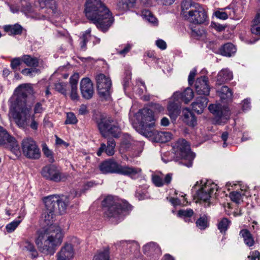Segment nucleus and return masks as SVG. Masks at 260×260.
Returning <instances> with one entry per match:
<instances>
[{"label": "nucleus", "instance_id": "f257e3e1", "mask_svg": "<svg viewBox=\"0 0 260 260\" xmlns=\"http://www.w3.org/2000/svg\"><path fill=\"white\" fill-rule=\"evenodd\" d=\"M43 201L45 205L44 219L47 225H50L37 231L35 242L41 252L53 255L56 247L61 243L63 236L60 228L51 222L56 215L65 212L68 204L56 195L46 197Z\"/></svg>", "mask_w": 260, "mask_h": 260}, {"label": "nucleus", "instance_id": "f03ea898", "mask_svg": "<svg viewBox=\"0 0 260 260\" xmlns=\"http://www.w3.org/2000/svg\"><path fill=\"white\" fill-rule=\"evenodd\" d=\"M84 12L86 17L103 32L107 31L114 20L101 0H86Z\"/></svg>", "mask_w": 260, "mask_h": 260}, {"label": "nucleus", "instance_id": "7ed1b4c3", "mask_svg": "<svg viewBox=\"0 0 260 260\" xmlns=\"http://www.w3.org/2000/svg\"><path fill=\"white\" fill-rule=\"evenodd\" d=\"M28 90L25 85H20L16 88L15 93L16 96L15 111L13 117L16 120V124L20 127L27 125V120L30 116V107L26 106V99Z\"/></svg>", "mask_w": 260, "mask_h": 260}, {"label": "nucleus", "instance_id": "20e7f679", "mask_svg": "<svg viewBox=\"0 0 260 260\" xmlns=\"http://www.w3.org/2000/svg\"><path fill=\"white\" fill-rule=\"evenodd\" d=\"M99 169L104 174H117L125 176H133L141 172L140 168L122 166L113 158L107 159L99 165Z\"/></svg>", "mask_w": 260, "mask_h": 260}, {"label": "nucleus", "instance_id": "39448f33", "mask_svg": "<svg viewBox=\"0 0 260 260\" xmlns=\"http://www.w3.org/2000/svg\"><path fill=\"white\" fill-rule=\"evenodd\" d=\"M102 206L105 217L116 220L120 218L123 212L132 210V206L128 203H119L112 196H108L104 199Z\"/></svg>", "mask_w": 260, "mask_h": 260}, {"label": "nucleus", "instance_id": "423d86ee", "mask_svg": "<svg viewBox=\"0 0 260 260\" xmlns=\"http://www.w3.org/2000/svg\"><path fill=\"white\" fill-rule=\"evenodd\" d=\"M136 117L139 124L137 131L144 136H150L155 126L153 111L147 108L142 109L136 114Z\"/></svg>", "mask_w": 260, "mask_h": 260}, {"label": "nucleus", "instance_id": "0eeeda50", "mask_svg": "<svg viewBox=\"0 0 260 260\" xmlns=\"http://www.w3.org/2000/svg\"><path fill=\"white\" fill-rule=\"evenodd\" d=\"M96 124L100 134L104 138L109 135L117 138L120 133L119 123L111 117L101 115L100 119L96 121Z\"/></svg>", "mask_w": 260, "mask_h": 260}, {"label": "nucleus", "instance_id": "6e6552de", "mask_svg": "<svg viewBox=\"0 0 260 260\" xmlns=\"http://www.w3.org/2000/svg\"><path fill=\"white\" fill-rule=\"evenodd\" d=\"M198 187L199 188L196 193L197 198L200 200L207 203V205H205L206 207H209L210 203L209 200L214 192L217 191V185L210 181L203 182V180H201L200 182L197 181L193 188L197 189Z\"/></svg>", "mask_w": 260, "mask_h": 260}, {"label": "nucleus", "instance_id": "1a4fd4ad", "mask_svg": "<svg viewBox=\"0 0 260 260\" xmlns=\"http://www.w3.org/2000/svg\"><path fill=\"white\" fill-rule=\"evenodd\" d=\"M186 20L194 24H203L208 22L209 18L207 11L203 6L196 3L193 5L192 10L185 15Z\"/></svg>", "mask_w": 260, "mask_h": 260}, {"label": "nucleus", "instance_id": "9d476101", "mask_svg": "<svg viewBox=\"0 0 260 260\" xmlns=\"http://www.w3.org/2000/svg\"><path fill=\"white\" fill-rule=\"evenodd\" d=\"M21 148L23 155L27 158L38 159L41 156L38 146L31 138H26L22 140Z\"/></svg>", "mask_w": 260, "mask_h": 260}, {"label": "nucleus", "instance_id": "9b49d317", "mask_svg": "<svg viewBox=\"0 0 260 260\" xmlns=\"http://www.w3.org/2000/svg\"><path fill=\"white\" fill-rule=\"evenodd\" d=\"M195 154L191 151L190 145L185 140L180 142V164L188 168L191 167Z\"/></svg>", "mask_w": 260, "mask_h": 260}, {"label": "nucleus", "instance_id": "f8f14e48", "mask_svg": "<svg viewBox=\"0 0 260 260\" xmlns=\"http://www.w3.org/2000/svg\"><path fill=\"white\" fill-rule=\"evenodd\" d=\"M0 145H5L16 155L20 153V147L14 137L10 135L7 131L0 126Z\"/></svg>", "mask_w": 260, "mask_h": 260}, {"label": "nucleus", "instance_id": "ddd939ff", "mask_svg": "<svg viewBox=\"0 0 260 260\" xmlns=\"http://www.w3.org/2000/svg\"><path fill=\"white\" fill-rule=\"evenodd\" d=\"M95 79L99 96L103 99H107L110 94L109 90L112 85L111 79L104 74L97 75Z\"/></svg>", "mask_w": 260, "mask_h": 260}, {"label": "nucleus", "instance_id": "4468645a", "mask_svg": "<svg viewBox=\"0 0 260 260\" xmlns=\"http://www.w3.org/2000/svg\"><path fill=\"white\" fill-rule=\"evenodd\" d=\"M42 176L47 180L58 182L64 178L60 171L54 165H48L43 168Z\"/></svg>", "mask_w": 260, "mask_h": 260}, {"label": "nucleus", "instance_id": "2eb2a0df", "mask_svg": "<svg viewBox=\"0 0 260 260\" xmlns=\"http://www.w3.org/2000/svg\"><path fill=\"white\" fill-rule=\"evenodd\" d=\"M194 88L198 95L207 97L210 91L208 78L205 76L198 78L195 82Z\"/></svg>", "mask_w": 260, "mask_h": 260}, {"label": "nucleus", "instance_id": "dca6fc26", "mask_svg": "<svg viewBox=\"0 0 260 260\" xmlns=\"http://www.w3.org/2000/svg\"><path fill=\"white\" fill-rule=\"evenodd\" d=\"M167 109L169 115L173 121L176 120L179 115V92H175L170 98Z\"/></svg>", "mask_w": 260, "mask_h": 260}, {"label": "nucleus", "instance_id": "f3484780", "mask_svg": "<svg viewBox=\"0 0 260 260\" xmlns=\"http://www.w3.org/2000/svg\"><path fill=\"white\" fill-rule=\"evenodd\" d=\"M80 90L82 96L86 99H91L93 94V84L88 78H83L80 82Z\"/></svg>", "mask_w": 260, "mask_h": 260}, {"label": "nucleus", "instance_id": "a211bd4d", "mask_svg": "<svg viewBox=\"0 0 260 260\" xmlns=\"http://www.w3.org/2000/svg\"><path fill=\"white\" fill-rule=\"evenodd\" d=\"M116 143L113 138L108 139L107 143V145L105 143H102L100 147L97 151V155L100 156L103 152L109 156H112L115 153V147Z\"/></svg>", "mask_w": 260, "mask_h": 260}, {"label": "nucleus", "instance_id": "6ab92c4d", "mask_svg": "<svg viewBox=\"0 0 260 260\" xmlns=\"http://www.w3.org/2000/svg\"><path fill=\"white\" fill-rule=\"evenodd\" d=\"M74 255L73 246L67 243L57 253V260H70Z\"/></svg>", "mask_w": 260, "mask_h": 260}, {"label": "nucleus", "instance_id": "aec40b11", "mask_svg": "<svg viewBox=\"0 0 260 260\" xmlns=\"http://www.w3.org/2000/svg\"><path fill=\"white\" fill-rule=\"evenodd\" d=\"M208 102L209 100L207 97L199 96L197 98L196 101L192 103V109L197 113L201 114L207 107Z\"/></svg>", "mask_w": 260, "mask_h": 260}, {"label": "nucleus", "instance_id": "412c9836", "mask_svg": "<svg viewBox=\"0 0 260 260\" xmlns=\"http://www.w3.org/2000/svg\"><path fill=\"white\" fill-rule=\"evenodd\" d=\"M152 134L150 136L146 137H153L154 140L156 142L166 143L171 139V134L168 132H158L154 129H152Z\"/></svg>", "mask_w": 260, "mask_h": 260}, {"label": "nucleus", "instance_id": "4be33fe9", "mask_svg": "<svg viewBox=\"0 0 260 260\" xmlns=\"http://www.w3.org/2000/svg\"><path fill=\"white\" fill-rule=\"evenodd\" d=\"M182 120L187 125L194 127L197 124V118L193 113L188 109L185 108L182 111Z\"/></svg>", "mask_w": 260, "mask_h": 260}, {"label": "nucleus", "instance_id": "5701e85b", "mask_svg": "<svg viewBox=\"0 0 260 260\" xmlns=\"http://www.w3.org/2000/svg\"><path fill=\"white\" fill-rule=\"evenodd\" d=\"M137 0H117L116 9L123 14L131 8L135 6Z\"/></svg>", "mask_w": 260, "mask_h": 260}, {"label": "nucleus", "instance_id": "b1692460", "mask_svg": "<svg viewBox=\"0 0 260 260\" xmlns=\"http://www.w3.org/2000/svg\"><path fill=\"white\" fill-rule=\"evenodd\" d=\"M144 253L149 255H160L161 251L158 244L151 242L145 245L143 248Z\"/></svg>", "mask_w": 260, "mask_h": 260}, {"label": "nucleus", "instance_id": "393cba45", "mask_svg": "<svg viewBox=\"0 0 260 260\" xmlns=\"http://www.w3.org/2000/svg\"><path fill=\"white\" fill-rule=\"evenodd\" d=\"M78 79L79 75L78 74H74L70 78V83L71 88L70 97L73 100H77L79 99L77 88Z\"/></svg>", "mask_w": 260, "mask_h": 260}, {"label": "nucleus", "instance_id": "a878e982", "mask_svg": "<svg viewBox=\"0 0 260 260\" xmlns=\"http://www.w3.org/2000/svg\"><path fill=\"white\" fill-rule=\"evenodd\" d=\"M232 78V73L229 70L223 69L217 75L216 83L218 85H221L231 80Z\"/></svg>", "mask_w": 260, "mask_h": 260}, {"label": "nucleus", "instance_id": "bb28decb", "mask_svg": "<svg viewBox=\"0 0 260 260\" xmlns=\"http://www.w3.org/2000/svg\"><path fill=\"white\" fill-rule=\"evenodd\" d=\"M172 174H167L163 180L160 176L154 175L152 176V181L154 184L157 187H161L165 184H169L172 180Z\"/></svg>", "mask_w": 260, "mask_h": 260}, {"label": "nucleus", "instance_id": "cd10ccee", "mask_svg": "<svg viewBox=\"0 0 260 260\" xmlns=\"http://www.w3.org/2000/svg\"><path fill=\"white\" fill-rule=\"evenodd\" d=\"M208 109L211 113H212L215 117L218 119H221L222 117H226L225 111H223L221 105L220 104H211L209 105Z\"/></svg>", "mask_w": 260, "mask_h": 260}, {"label": "nucleus", "instance_id": "c85d7f7f", "mask_svg": "<svg viewBox=\"0 0 260 260\" xmlns=\"http://www.w3.org/2000/svg\"><path fill=\"white\" fill-rule=\"evenodd\" d=\"M219 51L222 55L230 57L236 53V48L232 43H228L222 45Z\"/></svg>", "mask_w": 260, "mask_h": 260}, {"label": "nucleus", "instance_id": "c756f323", "mask_svg": "<svg viewBox=\"0 0 260 260\" xmlns=\"http://www.w3.org/2000/svg\"><path fill=\"white\" fill-rule=\"evenodd\" d=\"M239 235L243 238L244 243L246 245L251 247L253 245L254 241L251 234L247 229H243L240 231Z\"/></svg>", "mask_w": 260, "mask_h": 260}, {"label": "nucleus", "instance_id": "7c9ffc66", "mask_svg": "<svg viewBox=\"0 0 260 260\" xmlns=\"http://www.w3.org/2000/svg\"><path fill=\"white\" fill-rule=\"evenodd\" d=\"M38 2L42 9L47 8L50 9L52 13H54L56 8V0H38Z\"/></svg>", "mask_w": 260, "mask_h": 260}, {"label": "nucleus", "instance_id": "2f4dec72", "mask_svg": "<svg viewBox=\"0 0 260 260\" xmlns=\"http://www.w3.org/2000/svg\"><path fill=\"white\" fill-rule=\"evenodd\" d=\"M22 61L27 66L36 68L39 66V60L37 57L29 55H24L22 57Z\"/></svg>", "mask_w": 260, "mask_h": 260}, {"label": "nucleus", "instance_id": "473e14b6", "mask_svg": "<svg viewBox=\"0 0 260 260\" xmlns=\"http://www.w3.org/2000/svg\"><path fill=\"white\" fill-rule=\"evenodd\" d=\"M4 30L6 32H10V35H20L22 32V26L18 24L8 25L4 26Z\"/></svg>", "mask_w": 260, "mask_h": 260}, {"label": "nucleus", "instance_id": "72a5a7b5", "mask_svg": "<svg viewBox=\"0 0 260 260\" xmlns=\"http://www.w3.org/2000/svg\"><path fill=\"white\" fill-rule=\"evenodd\" d=\"M193 213V210L191 209H180V218L187 222H192V218Z\"/></svg>", "mask_w": 260, "mask_h": 260}, {"label": "nucleus", "instance_id": "f704fd0d", "mask_svg": "<svg viewBox=\"0 0 260 260\" xmlns=\"http://www.w3.org/2000/svg\"><path fill=\"white\" fill-rule=\"evenodd\" d=\"M191 0H183L181 4V15L185 19V15L189 13V10H192L193 5Z\"/></svg>", "mask_w": 260, "mask_h": 260}, {"label": "nucleus", "instance_id": "c9c22d12", "mask_svg": "<svg viewBox=\"0 0 260 260\" xmlns=\"http://www.w3.org/2000/svg\"><path fill=\"white\" fill-rule=\"evenodd\" d=\"M24 247L29 252L31 258H35L38 256V252L33 243L28 241H26L24 243Z\"/></svg>", "mask_w": 260, "mask_h": 260}, {"label": "nucleus", "instance_id": "e433bc0d", "mask_svg": "<svg viewBox=\"0 0 260 260\" xmlns=\"http://www.w3.org/2000/svg\"><path fill=\"white\" fill-rule=\"evenodd\" d=\"M232 95V91L226 86H223L219 91V95L222 100H230Z\"/></svg>", "mask_w": 260, "mask_h": 260}, {"label": "nucleus", "instance_id": "4c0bfd02", "mask_svg": "<svg viewBox=\"0 0 260 260\" xmlns=\"http://www.w3.org/2000/svg\"><path fill=\"white\" fill-rule=\"evenodd\" d=\"M193 92L192 90L189 88H186L184 91L181 94V98L182 101L185 104H187L193 97Z\"/></svg>", "mask_w": 260, "mask_h": 260}, {"label": "nucleus", "instance_id": "58836bf2", "mask_svg": "<svg viewBox=\"0 0 260 260\" xmlns=\"http://www.w3.org/2000/svg\"><path fill=\"white\" fill-rule=\"evenodd\" d=\"M68 84L64 82L56 83L54 84V89L57 92L66 96L67 94Z\"/></svg>", "mask_w": 260, "mask_h": 260}, {"label": "nucleus", "instance_id": "ea45409f", "mask_svg": "<svg viewBox=\"0 0 260 260\" xmlns=\"http://www.w3.org/2000/svg\"><path fill=\"white\" fill-rule=\"evenodd\" d=\"M93 260H109V248H105L103 251H100L94 256Z\"/></svg>", "mask_w": 260, "mask_h": 260}, {"label": "nucleus", "instance_id": "a19ab883", "mask_svg": "<svg viewBox=\"0 0 260 260\" xmlns=\"http://www.w3.org/2000/svg\"><path fill=\"white\" fill-rule=\"evenodd\" d=\"M142 16L143 17L150 23L155 25L157 24V20L154 16L152 13L148 10H145L142 12Z\"/></svg>", "mask_w": 260, "mask_h": 260}, {"label": "nucleus", "instance_id": "79ce46f5", "mask_svg": "<svg viewBox=\"0 0 260 260\" xmlns=\"http://www.w3.org/2000/svg\"><path fill=\"white\" fill-rule=\"evenodd\" d=\"M231 221L226 218H222L218 223V228L221 233H225L227 231Z\"/></svg>", "mask_w": 260, "mask_h": 260}, {"label": "nucleus", "instance_id": "37998d69", "mask_svg": "<svg viewBox=\"0 0 260 260\" xmlns=\"http://www.w3.org/2000/svg\"><path fill=\"white\" fill-rule=\"evenodd\" d=\"M20 219V217H19L18 219L13 220L12 222L8 223L6 225V229L8 233H10L15 230V229L18 227V226L21 222V220Z\"/></svg>", "mask_w": 260, "mask_h": 260}, {"label": "nucleus", "instance_id": "c03bdc74", "mask_svg": "<svg viewBox=\"0 0 260 260\" xmlns=\"http://www.w3.org/2000/svg\"><path fill=\"white\" fill-rule=\"evenodd\" d=\"M241 191H232L230 193V197L231 200L237 204H239L242 199L243 193H241Z\"/></svg>", "mask_w": 260, "mask_h": 260}, {"label": "nucleus", "instance_id": "a18cd8bd", "mask_svg": "<svg viewBox=\"0 0 260 260\" xmlns=\"http://www.w3.org/2000/svg\"><path fill=\"white\" fill-rule=\"evenodd\" d=\"M197 226L201 230L205 229L208 226L207 218L206 216H203L200 217L196 221Z\"/></svg>", "mask_w": 260, "mask_h": 260}, {"label": "nucleus", "instance_id": "49530a36", "mask_svg": "<svg viewBox=\"0 0 260 260\" xmlns=\"http://www.w3.org/2000/svg\"><path fill=\"white\" fill-rule=\"evenodd\" d=\"M78 120L75 115L72 112L67 113V119L64 122L66 124H74L77 123Z\"/></svg>", "mask_w": 260, "mask_h": 260}, {"label": "nucleus", "instance_id": "de8ad7c7", "mask_svg": "<svg viewBox=\"0 0 260 260\" xmlns=\"http://www.w3.org/2000/svg\"><path fill=\"white\" fill-rule=\"evenodd\" d=\"M20 3L21 5V11L26 13L29 12L31 11V5L27 0H21Z\"/></svg>", "mask_w": 260, "mask_h": 260}, {"label": "nucleus", "instance_id": "09e8293b", "mask_svg": "<svg viewBox=\"0 0 260 260\" xmlns=\"http://www.w3.org/2000/svg\"><path fill=\"white\" fill-rule=\"evenodd\" d=\"M42 151L44 154V155L49 158V161L50 162H53L54 161V159L52 155V151L49 149L48 147L47 146L46 144L43 146Z\"/></svg>", "mask_w": 260, "mask_h": 260}, {"label": "nucleus", "instance_id": "8fccbe9b", "mask_svg": "<svg viewBox=\"0 0 260 260\" xmlns=\"http://www.w3.org/2000/svg\"><path fill=\"white\" fill-rule=\"evenodd\" d=\"M90 39L87 38L86 36H84L82 35L79 39V45L80 47L81 50L85 51L87 49V42Z\"/></svg>", "mask_w": 260, "mask_h": 260}, {"label": "nucleus", "instance_id": "3c124183", "mask_svg": "<svg viewBox=\"0 0 260 260\" xmlns=\"http://www.w3.org/2000/svg\"><path fill=\"white\" fill-rule=\"evenodd\" d=\"M21 73L24 75L32 76L34 73L38 74L40 73V70L36 68L24 69L22 70Z\"/></svg>", "mask_w": 260, "mask_h": 260}, {"label": "nucleus", "instance_id": "603ef678", "mask_svg": "<svg viewBox=\"0 0 260 260\" xmlns=\"http://www.w3.org/2000/svg\"><path fill=\"white\" fill-rule=\"evenodd\" d=\"M22 58L16 57L11 60V67L14 70H16L18 67L20 66L22 62Z\"/></svg>", "mask_w": 260, "mask_h": 260}, {"label": "nucleus", "instance_id": "864d4df0", "mask_svg": "<svg viewBox=\"0 0 260 260\" xmlns=\"http://www.w3.org/2000/svg\"><path fill=\"white\" fill-rule=\"evenodd\" d=\"M132 45L130 44H127L125 46H124V48L120 50H118L117 49V53L122 55V56H125V55L129 52L131 49H132Z\"/></svg>", "mask_w": 260, "mask_h": 260}, {"label": "nucleus", "instance_id": "5fc2aeb1", "mask_svg": "<svg viewBox=\"0 0 260 260\" xmlns=\"http://www.w3.org/2000/svg\"><path fill=\"white\" fill-rule=\"evenodd\" d=\"M132 146L131 142L128 140H123L121 142L120 148L123 151L129 150Z\"/></svg>", "mask_w": 260, "mask_h": 260}, {"label": "nucleus", "instance_id": "6e6d98bb", "mask_svg": "<svg viewBox=\"0 0 260 260\" xmlns=\"http://www.w3.org/2000/svg\"><path fill=\"white\" fill-rule=\"evenodd\" d=\"M197 74V70L193 69L192 70L188 76V82L189 85H192L193 83L194 77Z\"/></svg>", "mask_w": 260, "mask_h": 260}, {"label": "nucleus", "instance_id": "4d7b16f0", "mask_svg": "<svg viewBox=\"0 0 260 260\" xmlns=\"http://www.w3.org/2000/svg\"><path fill=\"white\" fill-rule=\"evenodd\" d=\"M214 15L217 18L222 20H225L228 18V14L223 11H216L214 13Z\"/></svg>", "mask_w": 260, "mask_h": 260}, {"label": "nucleus", "instance_id": "13d9d810", "mask_svg": "<svg viewBox=\"0 0 260 260\" xmlns=\"http://www.w3.org/2000/svg\"><path fill=\"white\" fill-rule=\"evenodd\" d=\"M251 31L253 34L260 35V24L253 21Z\"/></svg>", "mask_w": 260, "mask_h": 260}, {"label": "nucleus", "instance_id": "bf43d9fd", "mask_svg": "<svg viewBox=\"0 0 260 260\" xmlns=\"http://www.w3.org/2000/svg\"><path fill=\"white\" fill-rule=\"evenodd\" d=\"M155 44L157 47L161 50H165L167 48V44L166 42L162 39H158L156 40Z\"/></svg>", "mask_w": 260, "mask_h": 260}, {"label": "nucleus", "instance_id": "052dcab7", "mask_svg": "<svg viewBox=\"0 0 260 260\" xmlns=\"http://www.w3.org/2000/svg\"><path fill=\"white\" fill-rule=\"evenodd\" d=\"M34 111L35 114L41 113L43 111L41 103L39 102L36 103L35 106Z\"/></svg>", "mask_w": 260, "mask_h": 260}, {"label": "nucleus", "instance_id": "680f3d73", "mask_svg": "<svg viewBox=\"0 0 260 260\" xmlns=\"http://www.w3.org/2000/svg\"><path fill=\"white\" fill-rule=\"evenodd\" d=\"M88 113L87 106L85 105H81L79 109V114L84 115Z\"/></svg>", "mask_w": 260, "mask_h": 260}, {"label": "nucleus", "instance_id": "e2e57ef3", "mask_svg": "<svg viewBox=\"0 0 260 260\" xmlns=\"http://www.w3.org/2000/svg\"><path fill=\"white\" fill-rule=\"evenodd\" d=\"M260 257V253L258 251H254L248 256V258L250 260H256V258L259 259Z\"/></svg>", "mask_w": 260, "mask_h": 260}, {"label": "nucleus", "instance_id": "0e129e2a", "mask_svg": "<svg viewBox=\"0 0 260 260\" xmlns=\"http://www.w3.org/2000/svg\"><path fill=\"white\" fill-rule=\"evenodd\" d=\"M211 25L213 27H214L216 30L217 31H220L222 30H223L225 27V26L215 23V22H212Z\"/></svg>", "mask_w": 260, "mask_h": 260}, {"label": "nucleus", "instance_id": "69168bd1", "mask_svg": "<svg viewBox=\"0 0 260 260\" xmlns=\"http://www.w3.org/2000/svg\"><path fill=\"white\" fill-rule=\"evenodd\" d=\"M250 99H246L243 100L242 108L243 111L248 110L250 107Z\"/></svg>", "mask_w": 260, "mask_h": 260}, {"label": "nucleus", "instance_id": "338daca9", "mask_svg": "<svg viewBox=\"0 0 260 260\" xmlns=\"http://www.w3.org/2000/svg\"><path fill=\"white\" fill-rule=\"evenodd\" d=\"M186 194H180V205L186 206L188 204V202L185 198Z\"/></svg>", "mask_w": 260, "mask_h": 260}, {"label": "nucleus", "instance_id": "774afa93", "mask_svg": "<svg viewBox=\"0 0 260 260\" xmlns=\"http://www.w3.org/2000/svg\"><path fill=\"white\" fill-rule=\"evenodd\" d=\"M152 108L158 112L164 111V107L159 104L154 103L152 105Z\"/></svg>", "mask_w": 260, "mask_h": 260}]
</instances>
